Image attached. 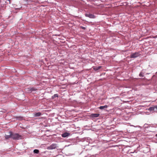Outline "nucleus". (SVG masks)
Returning <instances> with one entry per match:
<instances>
[{"mask_svg": "<svg viewBox=\"0 0 157 157\" xmlns=\"http://www.w3.org/2000/svg\"><path fill=\"white\" fill-rule=\"evenodd\" d=\"M12 138L14 140H18L21 139L22 136L21 135H19L17 133H12Z\"/></svg>", "mask_w": 157, "mask_h": 157, "instance_id": "nucleus-1", "label": "nucleus"}, {"mask_svg": "<svg viewBox=\"0 0 157 157\" xmlns=\"http://www.w3.org/2000/svg\"><path fill=\"white\" fill-rule=\"evenodd\" d=\"M140 55L139 52H136L134 53H131L130 55L131 58H136L139 56Z\"/></svg>", "mask_w": 157, "mask_h": 157, "instance_id": "nucleus-2", "label": "nucleus"}, {"mask_svg": "<svg viewBox=\"0 0 157 157\" xmlns=\"http://www.w3.org/2000/svg\"><path fill=\"white\" fill-rule=\"evenodd\" d=\"M57 147V145L55 144H53L47 147L48 150H52L55 149Z\"/></svg>", "mask_w": 157, "mask_h": 157, "instance_id": "nucleus-3", "label": "nucleus"}, {"mask_svg": "<svg viewBox=\"0 0 157 157\" xmlns=\"http://www.w3.org/2000/svg\"><path fill=\"white\" fill-rule=\"evenodd\" d=\"M86 16L90 18H94L96 17V16L93 14L90 13H87L85 14Z\"/></svg>", "mask_w": 157, "mask_h": 157, "instance_id": "nucleus-4", "label": "nucleus"}, {"mask_svg": "<svg viewBox=\"0 0 157 157\" xmlns=\"http://www.w3.org/2000/svg\"><path fill=\"white\" fill-rule=\"evenodd\" d=\"M99 115V113H92L90 115V116L91 117L96 118L98 117Z\"/></svg>", "mask_w": 157, "mask_h": 157, "instance_id": "nucleus-5", "label": "nucleus"}, {"mask_svg": "<svg viewBox=\"0 0 157 157\" xmlns=\"http://www.w3.org/2000/svg\"><path fill=\"white\" fill-rule=\"evenodd\" d=\"M70 135V133L67 132H65L62 134V136L63 137H66Z\"/></svg>", "mask_w": 157, "mask_h": 157, "instance_id": "nucleus-6", "label": "nucleus"}, {"mask_svg": "<svg viewBox=\"0 0 157 157\" xmlns=\"http://www.w3.org/2000/svg\"><path fill=\"white\" fill-rule=\"evenodd\" d=\"M12 132H9V135H6L5 136V138L6 139H8L9 138L11 137L12 138Z\"/></svg>", "mask_w": 157, "mask_h": 157, "instance_id": "nucleus-7", "label": "nucleus"}, {"mask_svg": "<svg viewBox=\"0 0 157 157\" xmlns=\"http://www.w3.org/2000/svg\"><path fill=\"white\" fill-rule=\"evenodd\" d=\"M101 66H98V67H93V68L94 70L95 71H97L99 69H100L101 68Z\"/></svg>", "mask_w": 157, "mask_h": 157, "instance_id": "nucleus-8", "label": "nucleus"}, {"mask_svg": "<svg viewBox=\"0 0 157 157\" xmlns=\"http://www.w3.org/2000/svg\"><path fill=\"white\" fill-rule=\"evenodd\" d=\"M108 107V105H105V106H100V107H99V109H102L105 108H107Z\"/></svg>", "mask_w": 157, "mask_h": 157, "instance_id": "nucleus-9", "label": "nucleus"}, {"mask_svg": "<svg viewBox=\"0 0 157 157\" xmlns=\"http://www.w3.org/2000/svg\"><path fill=\"white\" fill-rule=\"evenodd\" d=\"M41 115V113L40 112H38L34 114V116L36 117H39Z\"/></svg>", "mask_w": 157, "mask_h": 157, "instance_id": "nucleus-10", "label": "nucleus"}, {"mask_svg": "<svg viewBox=\"0 0 157 157\" xmlns=\"http://www.w3.org/2000/svg\"><path fill=\"white\" fill-rule=\"evenodd\" d=\"M154 109H155L154 106H153L149 107L148 109V110L151 111L154 110L155 111Z\"/></svg>", "mask_w": 157, "mask_h": 157, "instance_id": "nucleus-11", "label": "nucleus"}, {"mask_svg": "<svg viewBox=\"0 0 157 157\" xmlns=\"http://www.w3.org/2000/svg\"><path fill=\"white\" fill-rule=\"evenodd\" d=\"M144 72H143V71H141L139 75L140 77H143L144 76Z\"/></svg>", "mask_w": 157, "mask_h": 157, "instance_id": "nucleus-12", "label": "nucleus"}, {"mask_svg": "<svg viewBox=\"0 0 157 157\" xmlns=\"http://www.w3.org/2000/svg\"><path fill=\"white\" fill-rule=\"evenodd\" d=\"M33 152L35 153L38 154L39 152V151L38 149H35L33 151Z\"/></svg>", "mask_w": 157, "mask_h": 157, "instance_id": "nucleus-13", "label": "nucleus"}, {"mask_svg": "<svg viewBox=\"0 0 157 157\" xmlns=\"http://www.w3.org/2000/svg\"><path fill=\"white\" fill-rule=\"evenodd\" d=\"M58 97V94H55L53 95V96L52 97V98L54 99L56 97Z\"/></svg>", "mask_w": 157, "mask_h": 157, "instance_id": "nucleus-14", "label": "nucleus"}, {"mask_svg": "<svg viewBox=\"0 0 157 157\" xmlns=\"http://www.w3.org/2000/svg\"><path fill=\"white\" fill-rule=\"evenodd\" d=\"M82 29L83 30H85L86 29V28L84 27H83L82 26H79V29Z\"/></svg>", "mask_w": 157, "mask_h": 157, "instance_id": "nucleus-15", "label": "nucleus"}, {"mask_svg": "<svg viewBox=\"0 0 157 157\" xmlns=\"http://www.w3.org/2000/svg\"><path fill=\"white\" fill-rule=\"evenodd\" d=\"M154 107V109L155 111H157V106H155Z\"/></svg>", "mask_w": 157, "mask_h": 157, "instance_id": "nucleus-16", "label": "nucleus"}, {"mask_svg": "<svg viewBox=\"0 0 157 157\" xmlns=\"http://www.w3.org/2000/svg\"><path fill=\"white\" fill-rule=\"evenodd\" d=\"M28 91H32L33 90V88H28Z\"/></svg>", "mask_w": 157, "mask_h": 157, "instance_id": "nucleus-17", "label": "nucleus"}, {"mask_svg": "<svg viewBox=\"0 0 157 157\" xmlns=\"http://www.w3.org/2000/svg\"><path fill=\"white\" fill-rule=\"evenodd\" d=\"M144 128H148V125L147 124H144Z\"/></svg>", "mask_w": 157, "mask_h": 157, "instance_id": "nucleus-18", "label": "nucleus"}, {"mask_svg": "<svg viewBox=\"0 0 157 157\" xmlns=\"http://www.w3.org/2000/svg\"><path fill=\"white\" fill-rule=\"evenodd\" d=\"M155 136L157 137V133L155 135Z\"/></svg>", "mask_w": 157, "mask_h": 157, "instance_id": "nucleus-19", "label": "nucleus"}]
</instances>
